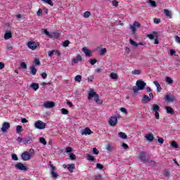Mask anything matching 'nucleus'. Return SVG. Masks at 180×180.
Instances as JSON below:
<instances>
[{
    "label": "nucleus",
    "instance_id": "61",
    "mask_svg": "<svg viewBox=\"0 0 180 180\" xmlns=\"http://www.w3.org/2000/svg\"><path fill=\"white\" fill-rule=\"evenodd\" d=\"M147 37H148V39H150V40H153L154 39L155 36L153 34H149L147 35Z\"/></svg>",
    "mask_w": 180,
    "mask_h": 180
},
{
    "label": "nucleus",
    "instance_id": "27",
    "mask_svg": "<svg viewBox=\"0 0 180 180\" xmlns=\"http://www.w3.org/2000/svg\"><path fill=\"white\" fill-rule=\"evenodd\" d=\"M30 88H32V89H33L34 91H37V89H39V84L32 83L30 85Z\"/></svg>",
    "mask_w": 180,
    "mask_h": 180
},
{
    "label": "nucleus",
    "instance_id": "26",
    "mask_svg": "<svg viewBox=\"0 0 180 180\" xmlns=\"http://www.w3.org/2000/svg\"><path fill=\"white\" fill-rule=\"evenodd\" d=\"M151 110L152 112H158V110H160V105L157 104H154L152 106Z\"/></svg>",
    "mask_w": 180,
    "mask_h": 180
},
{
    "label": "nucleus",
    "instance_id": "49",
    "mask_svg": "<svg viewBox=\"0 0 180 180\" xmlns=\"http://www.w3.org/2000/svg\"><path fill=\"white\" fill-rule=\"evenodd\" d=\"M34 63L35 64V65H40V60H39L38 58L34 59Z\"/></svg>",
    "mask_w": 180,
    "mask_h": 180
},
{
    "label": "nucleus",
    "instance_id": "40",
    "mask_svg": "<svg viewBox=\"0 0 180 180\" xmlns=\"http://www.w3.org/2000/svg\"><path fill=\"white\" fill-rule=\"evenodd\" d=\"M90 16H91V12H89V11L84 12V13L83 15V18H85L86 19L89 18Z\"/></svg>",
    "mask_w": 180,
    "mask_h": 180
},
{
    "label": "nucleus",
    "instance_id": "53",
    "mask_svg": "<svg viewBox=\"0 0 180 180\" xmlns=\"http://www.w3.org/2000/svg\"><path fill=\"white\" fill-rule=\"evenodd\" d=\"M171 146H173L174 148H178V143L175 141L172 142Z\"/></svg>",
    "mask_w": 180,
    "mask_h": 180
},
{
    "label": "nucleus",
    "instance_id": "45",
    "mask_svg": "<svg viewBox=\"0 0 180 180\" xmlns=\"http://www.w3.org/2000/svg\"><path fill=\"white\" fill-rule=\"evenodd\" d=\"M53 54H55V56H57V57L61 56V53H60V51L58 50H53Z\"/></svg>",
    "mask_w": 180,
    "mask_h": 180
},
{
    "label": "nucleus",
    "instance_id": "19",
    "mask_svg": "<svg viewBox=\"0 0 180 180\" xmlns=\"http://www.w3.org/2000/svg\"><path fill=\"white\" fill-rule=\"evenodd\" d=\"M142 101L143 102V103H148V102L151 101V98H150V97L147 95H143L142 98Z\"/></svg>",
    "mask_w": 180,
    "mask_h": 180
},
{
    "label": "nucleus",
    "instance_id": "60",
    "mask_svg": "<svg viewBox=\"0 0 180 180\" xmlns=\"http://www.w3.org/2000/svg\"><path fill=\"white\" fill-rule=\"evenodd\" d=\"M120 111H121L122 113H124L125 115H127V110H126V108H120Z\"/></svg>",
    "mask_w": 180,
    "mask_h": 180
},
{
    "label": "nucleus",
    "instance_id": "23",
    "mask_svg": "<svg viewBox=\"0 0 180 180\" xmlns=\"http://www.w3.org/2000/svg\"><path fill=\"white\" fill-rule=\"evenodd\" d=\"M153 84L154 85H155L158 92H161V91H162V88H161V85H160V83H158V82L154 81Z\"/></svg>",
    "mask_w": 180,
    "mask_h": 180
},
{
    "label": "nucleus",
    "instance_id": "57",
    "mask_svg": "<svg viewBox=\"0 0 180 180\" xmlns=\"http://www.w3.org/2000/svg\"><path fill=\"white\" fill-rule=\"evenodd\" d=\"M48 56H49V57H52L53 56H54V50L49 51L48 52Z\"/></svg>",
    "mask_w": 180,
    "mask_h": 180
},
{
    "label": "nucleus",
    "instance_id": "44",
    "mask_svg": "<svg viewBox=\"0 0 180 180\" xmlns=\"http://www.w3.org/2000/svg\"><path fill=\"white\" fill-rule=\"evenodd\" d=\"M16 131H17V133H21V131H22V126H20V125H18L17 127H16Z\"/></svg>",
    "mask_w": 180,
    "mask_h": 180
},
{
    "label": "nucleus",
    "instance_id": "34",
    "mask_svg": "<svg viewBox=\"0 0 180 180\" xmlns=\"http://www.w3.org/2000/svg\"><path fill=\"white\" fill-rule=\"evenodd\" d=\"M110 78H111V79H117V74L111 72L110 75Z\"/></svg>",
    "mask_w": 180,
    "mask_h": 180
},
{
    "label": "nucleus",
    "instance_id": "56",
    "mask_svg": "<svg viewBox=\"0 0 180 180\" xmlns=\"http://www.w3.org/2000/svg\"><path fill=\"white\" fill-rule=\"evenodd\" d=\"M66 153H72V148L71 147H67L65 149Z\"/></svg>",
    "mask_w": 180,
    "mask_h": 180
},
{
    "label": "nucleus",
    "instance_id": "62",
    "mask_svg": "<svg viewBox=\"0 0 180 180\" xmlns=\"http://www.w3.org/2000/svg\"><path fill=\"white\" fill-rule=\"evenodd\" d=\"M122 147H123V148H124L125 150H127V148H129V145H127L124 143H122Z\"/></svg>",
    "mask_w": 180,
    "mask_h": 180
},
{
    "label": "nucleus",
    "instance_id": "6",
    "mask_svg": "<svg viewBox=\"0 0 180 180\" xmlns=\"http://www.w3.org/2000/svg\"><path fill=\"white\" fill-rule=\"evenodd\" d=\"M164 99L165 101V102H167V103H171V102H174L175 101V96L172 95V94H166L164 96Z\"/></svg>",
    "mask_w": 180,
    "mask_h": 180
},
{
    "label": "nucleus",
    "instance_id": "54",
    "mask_svg": "<svg viewBox=\"0 0 180 180\" xmlns=\"http://www.w3.org/2000/svg\"><path fill=\"white\" fill-rule=\"evenodd\" d=\"M158 143H160V144H164V139L161 138V137H158Z\"/></svg>",
    "mask_w": 180,
    "mask_h": 180
},
{
    "label": "nucleus",
    "instance_id": "7",
    "mask_svg": "<svg viewBox=\"0 0 180 180\" xmlns=\"http://www.w3.org/2000/svg\"><path fill=\"white\" fill-rule=\"evenodd\" d=\"M108 124L110 126L115 127L116 124H117V117L116 116H112L110 117L108 120Z\"/></svg>",
    "mask_w": 180,
    "mask_h": 180
},
{
    "label": "nucleus",
    "instance_id": "63",
    "mask_svg": "<svg viewBox=\"0 0 180 180\" xmlns=\"http://www.w3.org/2000/svg\"><path fill=\"white\" fill-rule=\"evenodd\" d=\"M160 22H161V20L160 19H158V18H155L154 19V23L155 25H158Z\"/></svg>",
    "mask_w": 180,
    "mask_h": 180
},
{
    "label": "nucleus",
    "instance_id": "24",
    "mask_svg": "<svg viewBox=\"0 0 180 180\" xmlns=\"http://www.w3.org/2000/svg\"><path fill=\"white\" fill-rule=\"evenodd\" d=\"M118 136L120 139H122V140H126V139H127V135L124 132H119Z\"/></svg>",
    "mask_w": 180,
    "mask_h": 180
},
{
    "label": "nucleus",
    "instance_id": "59",
    "mask_svg": "<svg viewBox=\"0 0 180 180\" xmlns=\"http://www.w3.org/2000/svg\"><path fill=\"white\" fill-rule=\"evenodd\" d=\"M112 5L115 6V8H117V6H119V2L117 1H112Z\"/></svg>",
    "mask_w": 180,
    "mask_h": 180
},
{
    "label": "nucleus",
    "instance_id": "29",
    "mask_svg": "<svg viewBox=\"0 0 180 180\" xmlns=\"http://www.w3.org/2000/svg\"><path fill=\"white\" fill-rule=\"evenodd\" d=\"M94 101L96 103H100V104H102L103 103V101L99 99V95H96L95 97H94Z\"/></svg>",
    "mask_w": 180,
    "mask_h": 180
},
{
    "label": "nucleus",
    "instance_id": "39",
    "mask_svg": "<svg viewBox=\"0 0 180 180\" xmlns=\"http://www.w3.org/2000/svg\"><path fill=\"white\" fill-rule=\"evenodd\" d=\"M89 63L91 64V65H95V64L98 63V60L96 59H90Z\"/></svg>",
    "mask_w": 180,
    "mask_h": 180
},
{
    "label": "nucleus",
    "instance_id": "9",
    "mask_svg": "<svg viewBox=\"0 0 180 180\" xmlns=\"http://www.w3.org/2000/svg\"><path fill=\"white\" fill-rule=\"evenodd\" d=\"M15 169H20V171H27V167L25 165H23V163L22 162H18L15 165Z\"/></svg>",
    "mask_w": 180,
    "mask_h": 180
},
{
    "label": "nucleus",
    "instance_id": "22",
    "mask_svg": "<svg viewBox=\"0 0 180 180\" xmlns=\"http://www.w3.org/2000/svg\"><path fill=\"white\" fill-rule=\"evenodd\" d=\"M9 39H12V32H11V31H8L4 34V39L9 40Z\"/></svg>",
    "mask_w": 180,
    "mask_h": 180
},
{
    "label": "nucleus",
    "instance_id": "3",
    "mask_svg": "<svg viewBox=\"0 0 180 180\" xmlns=\"http://www.w3.org/2000/svg\"><path fill=\"white\" fill-rule=\"evenodd\" d=\"M44 33L49 39H58L60 37V33L58 32H50L47 30H44Z\"/></svg>",
    "mask_w": 180,
    "mask_h": 180
},
{
    "label": "nucleus",
    "instance_id": "46",
    "mask_svg": "<svg viewBox=\"0 0 180 180\" xmlns=\"http://www.w3.org/2000/svg\"><path fill=\"white\" fill-rule=\"evenodd\" d=\"M106 150L107 151H108V153L112 152V145L108 144L106 147Z\"/></svg>",
    "mask_w": 180,
    "mask_h": 180
},
{
    "label": "nucleus",
    "instance_id": "1",
    "mask_svg": "<svg viewBox=\"0 0 180 180\" xmlns=\"http://www.w3.org/2000/svg\"><path fill=\"white\" fill-rule=\"evenodd\" d=\"M136 86L132 87L134 94H139V91H143V89H144V88H146V85H147V84L146 83V82L143 81V80H137L136 83Z\"/></svg>",
    "mask_w": 180,
    "mask_h": 180
},
{
    "label": "nucleus",
    "instance_id": "52",
    "mask_svg": "<svg viewBox=\"0 0 180 180\" xmlns=\"http://www.w3.org/2000/svg\"><path fill=\"white\" fill-rule=\"evenodd\" d=\"M93 154L98 155V154H99V150H98L96 148H93Z\"/></svg>",
    "mask_w": 180,
    "mask_h": 180
},
{
    "label": "nucleus",
    "instance_id": "13",
    "mask_svg": "<svg viewBox=\"0 0 180 180\" xmlns=\"http://www.w3.org/2000/svg\"><path fill=\"white\" fill-rule=\"evenodd\" d=\"M27 47L31 50H36L37 49V44L34 41H29L27 43Z\"/></svg>",
    "mask_w": 180,
    "mask_h": 180
},
{
    "label": "nucleus",
    "instance_id": "16",
    "mask_svg": "<svg viewBox=\"0 0 180 180\" xmlns=\"http://www.w3.org/2000/svg\"><path fill=\"white\" fill-rule=\"evenodd\" d=\"M129 43L131 44V46H134V47H137V46H144V44L139 42L137 43L136 41H134V40H132V39H129Z\"/></svg>",
    "mask_w": 180,
    "mask_h": 180
},
{
    "label": "nucleus",
    "instance_id": "38",
    "mask_svg": "<svg viewBox=\"0 0 180 180\" xmlns=\"http://www.w3.org/2000/svg\"><path fill=\"white\" fill-rule=\"evenodd\" d=\"M75 79L76 82H81V81H82V77L81 75H77Z\"/></svg>",
    "mask_w": 180,
    "mask_h": 180
},
{
    "label": "nucleus",
    "instance_id": "10",
    "mask_svg": "<svg viewBox=\"0 0 180 180\" xmlns=\"http://www.w3.org/2000/svg\"><path fill=\"white\" fill-rule=\"evenodd\" d=\"M10 127H11V124H9V122H4L1 127L2 133H6V131H8V129Z\"/></svg>",
    "mask_w": 180,
    "mask_h": 180
},
{
    "label": "nucleus",
    "instance_id": "30",
    "mask_svg": "<svg viewBox=\"0 0 180 180\" xmlns=\"http://www.w3.org/2000/svg\"><path fill=\"white\" fill-rule=\"evenodd\" d=\"M148 4L152 6V8H156L157 7V2L153 0H148Z\"/></svg>",
    "mask_w": 180,
    "mask_h": 180
},
{
    "label": "nucleus",
    "instance_id": "33",
    "mask_svg": "<svg viewBox=\"0 0 180 180\" xmlns=\"http://www.w3.org/2000/svg\"><path fill=\"white\" fill-rule=\"evenodd\" d=\"M131 74L133 75H140L141 74V71H140V70H134L131 71Z\"/></svg>",
    "mask_w": 180,
    "mask_h": 180
},
{
    "label": "nucleus",
    "instance_id": "51",
    "mask_svg": "<svg viewBox=\"0 0 180 180\" xmlns=\"http://www.w3.org/2000/svg\"><path fill=\"white\" fill-rule=\"evenodd\" d=\"M96 168L98 169H103V165H102L100 163H97L96 164Z\"/></svg>",
    "mask_w": 180,
    "mask_h": 180
},
{
    "label": "nucleus",
    "instance_id": "11",
    "mask_svg": "<svg viewBox=\"0 0 180 180\" xmlns=\"http://www.w3.org/2000/svg\"><path fill=\"white\" fill-rule=\"evenodd\" d=\"M44 106L46 109H51V108H54L56 106V103L53 101H47L44 103Z\"/></svg>",
    "mask_w": 180,
    "mask_h": 180
},
{
    "label": "nucleus",
    "instance_id": "58",
    "mask_svg": "<svg viewBox=\"0 0 180 180\" xmlns=\"http://www.w3.org/2000/svg\"><path fill=\"white\" fill-rule=\"evenodd\" d=\"M46 4H48V5H50L51 6H53V4L51 0H45Z\"/></svg>",
    "mask_w": 180,
    "mask_h": 180
},
{
    "label": "nucleus",
    "instance_id": "21",
    "mask_svg": "<svg viewBox=\"0 0 180 180\" xmlns=\"http://www.w3.org/2000/svg\"><path fill=\"white\" fill-rule=\"evenodd\" d=\"M33 140V137L27 136V138H23V143L24 144H29Z\"/></svg>",
    "mask_w": 180,
    "mask_h": 180
},
{
    "label": "nucleus",
    "instance_id": "32",
    "mask_svg": "<svg viewBox=\"0 0 180 180\" xmlns=\"http://www.w3.org/2000/svg\"><path fill=\"white\" fill-rule=\"evenodd\" d=\"M39 143H41V144H43L44 146H47V141L43 137L39 138Z\"/></svg>",
    "mask_w": 180,
    "mask_h": 180
},
{
    "label": "nucleus",
    "instance_id": "42",
    "mask_svg": "<svg viewBox=\"0 0 180 180\" xmlns=\"http://www.w3.org/2000/svg\"><path fill=\"white\" fill-rule=\"evenodd\" d=\"M11 158L13 161H18V155L15 153H13L11 155Z\"/></svg>",
    "mask_w": 180,
    "mask_h": 180
},
{
    "label": "nucleus",
    "instance_id": "14",
    "mask_svg": "<svg viewBox=\"0 0 180 180\" xmlns=\"http://www.w3.org/2000/svg\"><path fill=\"white\" fill-rule=\"evenodd\" d=\"M82 136H89L92 134V131L89 127L85 128L82 131Z\"/></svg>",
    "mask_w": 180,
    "mask_h": 180
},
{
    "label": "nucleus",
    "instance_id": "28",
    "mask_svg": "<svg viewBox=\"0 0 180 180\" xmlns=\"http://www.w3.org/2000/svg\"><path fill=\"white\" fill-rule=\"evenodd\" d=\"M167 113H169L170 115H174V109L169 106H167L165 108Z\"/></svg>",
    "mask_w": 180,
    "mask_h": 180
},
{
    "label": "nucleus",
    "instance_id": "43",
    "mask_svg": "<svg viewBox=\"0 0 180 180\" xmlns=\"http://www.w3.org/2000/svg\"><path fill=\"white\" fill-rule=\"evenodd\" d=\"M94 79H95V76L94 75H90L87 77L89 82H92V81H94Z\"/></svg>",
    "mask_w": 180,
    "mask_h": 180
},
{
    "label": "nucleus",
    "instance_id": "15",
    "mask_svg": "<svg viewBox=\"0 0 180 180\" xmlns=\"http://www.w3.org/2000/svg\"><path fill=\"white\" fill-rule=\"evenodd\" d=\"M139 160L142 161V162H147V158H146V152L140 153Z\"/></svg>",
    "mask_w": 180,
    "mask_h": 180
},
{
    "label": "nucleus",
    "instance_id": "12",
    "mask_svg": "<svg viewBox=\"0 0 180 180\" xmlns=\"http://www.w3.org/2000/svg\"><path fill=\"white\" fill-rule=\"evenodd\" d=\"M79 61H82V57L81 56V55H77V58L72 60L71 64L72 65H75V64H78Z\"/></svg>",
    "mask_w": 180,
    "mask_h": 180
},
{
    "label": "nucleus",
    "instance_id": "47",
    "mask_svg": "<svg viewBox=\"0 0 180 180\" xmlns=\"http://www.w3.org/2000/svg\"><path fill=\"white\" fill-rule=\"evenodd\" d=\"M61 112L63 115H68V110L65 108H62Z\"/></svg>",
    "mask_w": 180,
    "mask_h": 180
},
{
    "label": "nucleus",
    "instance_id": "18",
    "mask_svg": "<svg viewBox=\"0 0 180 180\" xmlns=\"http://www.w3.org/2000/svg\"><path fill=\"white\" fill-rule=\"evenodd\" d=\"M145 139L147 140V141L151 143V141H153L154 140V135H153V134H147L145 136Z\"/></svg>",
    "mask_w": 180,
    "mask_h": 180
},
{
    "label": "nucleus",
    "instance_id": "25",
    "mask_svg": "<svg viewBox=\"0 0 180 180\" xmlns=\"http://www.w3.org/2000/svg\"><path fill=\"white\" fill-rule=\"evenodd\" d=\"M98 94H96V92H94V91H90L89 93V96H88V99H89V101H91V99L92 98H95V96H96V95H97Z\"/></svg>",
    "mask_w": 180,
    "mask_h": 180
},
{
    "label": "nucleus",
    "instance_id": "20",
    "mask_svg": "<svg viewBox=\"0 0 180 180\" xmlns=\"http://www.w3.org/2000/svg\"><path fill=\"white\" fill-rule=\"evenodd\" d=\"M37 73V69H36V67L32 65L30 67V74L31 75H36Z\"/></svg>",
    "mask_w": 180,
    "mask_h": 180
},
{
    "label": "nucleus",
    "instance_id": "17",
    "mask_svg": "<svg viewBox=\"0 0 180 180\" xmlns=\"http://www.w3.org/2000/svg\"><path fill=\"white\" fill-rule=\"evenodd\" d=\"M82 51L84 53L85 56H86L87 57H91L92 56V52L88 49V48L86 47H84L82 49Z\"/></svg>",
    "mask_w": 180,
    "mask_h": 180
},
{
    "label": "nucleus",
    "instance_id": "31",
    "mask_svg": "<svg viewBox=\"0 0 180 180\" xmlns=\"http://www.w3.org/2000/svg\"><path fill=\"white\" fill-rule=\"evenodd\" d=\"M87 160H88V161H91L92 162H96V159H95L94 158V156H92L91 155H87Z\"/></svg>",
    "mask_w": 180,
    "mask_h": 180
},
{
    "label": "nucleus",
    "instance_id": "2",
    "mask_svg": "<svg viewBox=\"0 0 180 180\" xmlns=\"http://www.w3.org/2000/svg\"><path fill=\"white\" fill-rule=\"evenodd\" d=\"M34 155V149L30 148L29 151H25L21 154L22 161H29Z\"/></svg>",
    "mask_w": 180,
    "mask_h": 180
},
{
    "label": "nucleus",
    "instance_id": "36",
    "mask_svg": "<svg viewBox=\"0 0 180 180\" xmlns=\"http://www.w3.org/2000/svg\"><path fill=\"white\" fill-rule=\"evenodd\" d=\"M164 13L171 19L172 18V15H171V13H169V11L168 9H165L164 10Z\"/></svg>",
    "mask_w": 180,
    "mask_h": 180
},
{
    "label": "nucleus",
    "instance_id": "4",
    "mask_svg": "<svg viewBox=\"0 0 180 180\" xmlns=\"http://www.w3.org/2000/svg\"><path fill=\"white\" fill-rule=\"evenodd\" d=\"M129 27L131 29L132 34H136V32H137L136 29L141 27V24H140V22H134L132 25H129Z\"/></svg>",
    "mask_w": 180,
    "mask_h": 180
},
{
    "label": "nucleus",
    "instance_id": "5",
    "mask_svg": "<svg viewBox=\"0 0 180 180\" xmlns=\"http://www.w3.org/2000/svg\"><path fill=\"white\" fill-rule=\"evenodd\" d=\"M34 127L39 130H43L44 129H46V123L43 122L41 120H38L35 122Z\"/></svg>",
    "mask_w": 180,
    "mask_h": 180
},
{
    "label": "nucleus",
    "instance_id": "35",
    "mask_svg": "<svg viewBox=\"0 0 180 180\" xmlns=\"http://www.w3.org/2000/svg\"><path fill=\"white\" fill-rule=\"evenodd\" d=\"M51 175L52 178H54L56 179L58 176V173H57L56 172H54V171H51Z\"/></svg>",
    "mask_w": 180,
    "mask_h": 180
},
{
    "label": "nucleus",
    "instance_id": "55",
    "mask_svg": "<svg viewBox=\"0 0 180 180\" xmlns=\"http://www.w3.org/2000/svg\"><path fill=\"white\" fill-rule=\"evenodd\" d=\"M155 117L157 119V120H160V113L158 112V111L155 112Z\"/></svg>",
    "mask_w": 180,
    "mask_h": 180
},
{
    "label": "nucleus",
    "instance_id": "37",
    "mask_svg": "<svg viewBox=\"0 0 180 180\" xmlns=\"http://www.w3.org/2000/svg\"><path fill=\"white\" fill-rule=\"evenodd\" d=\"M165 81L167 84H173L174 80L172 79V78L169 77H167L165 79Z\"/></svg>",
    "mask_w": 180,
    "mask_h": 180
},
{
    "label": "nucleus",
    "instance_id": "64",
    "mask_svg": "<svg viewBox=\"0 0 180 180\" xmlns=\"http://www.w3.org/2000/svg\"><path fill=\"white\" fill-rule=\"evenodd\" d=\"M70 160H75L76 157H75V155H74V153H71V154L70 155Z\"/></svg>",
    "mask_w": 180,
    "mask_h": 180
},
{
    "label": "nucleus",
    "instance_id": "41",
    "mask_svg": "<svg viewBox=\"0 0 180 180\" xmlns=\"http://www.w3.org/2000/svg\"><path fill=\"white\" fill-rule=\"evenodd\" d=\"M21 68H23L24 70H27V65L25 62H22L20 63Z\"/></svg>",
    "mask_w": 180,
    "mask_h": 180
},
{
    "label": "nucleus",
    "instance_id": "50",
    "mask_svg": "<svg viewBox=\"0 0 180 180\" xmlns=\"http://www.w3.org/2000/svg\"><path fill=\"white\" fill-rule=\"evenodd\" d=\"M105 53H106V49H101L100 50V56H103V54H105Z\"/></svg>",
    "mask_w": 180,
    "mask_h": 180
},
{
    "label": "nucleus",
    "instance_id": "8",
    "mask_svg": "<svg viewBox=\"0 0 180 180\" xmlns=\"http://www.w3.org/2000/svg\"><path fill=\"white\" fill-rule=\"evenodd\" d=\"M63 168L68 169L69 172L72 174L74 172V169L75 168V164H68V165H63Z\"/></svg>",
    "mask_w": 180,
    "mask_h": 180
},
{
    "label": "nucleus",
    "instance_id": "48",
    "mask_svg": "<svg viewBox=\"0 0 180 180\" xmlns=\"http://www.w3.org/2000/svg\"><path fill=\"white\" fill-rule=\"evenodd\" d=\"M69 44H70V41L66 40L63 42V47H68Z\"/></svg>",
    "mask_w": 180,
    "mask_h": 180
}]
</instances>
